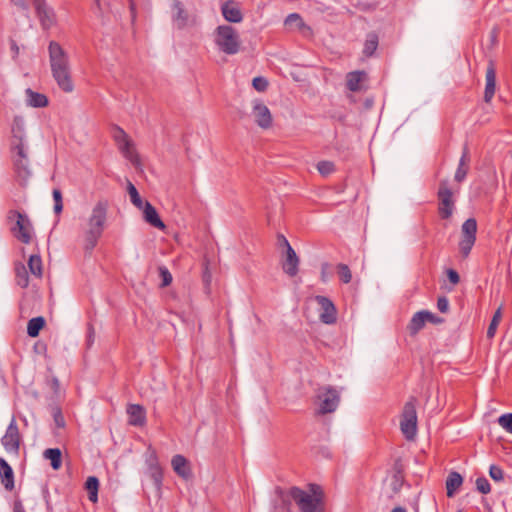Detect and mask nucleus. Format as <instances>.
Returning <instances> with one entry per match:
<instances>
[{
	"instance_id": "29",
	"label": "nucleus",
	"mask_w": 512,
	"mask_h": 512,
	"mask_svg": "<svg viewBox=\"0 0 512 512\" xmlns=\"http://www.w3.org/2000/svg\"><path fill=\"white\" fill-rule=\"evenodd\" d=\"M277 248L281 254V265L283 270L287 271L288 265V240L283 233L277 234Z\"/></svg>"
},
{
	"instance_id": "47",
	"label": "nucleus",
	"mask_w": 512,
	"mask_h": 512,
	"mask_svg": "<svg viewBox=\"0 0 512 512\" xmlns=\"http://www.w3.org/2000/svg\"><path fill=\"white\" fill-rule=\"evenodd\" d=\"M489 475L494 481H501L504 478L503 470L497 465H491L489 468Z\"/></svg>"
},
{
	"instance_id": "52",
	"label": "nucleus",
	"mask_w": 512,
	"mask_h": 512,
	"mask_svg": "<svg viewBox=\"0 0 512 512\" xmlns=\"http://www.w3.org/2000/svg\"><path fill=\"white\" fill-rule=\"evenodd\" d=\"M13 512H26L21 501L16 500L13 504Z\"/></svg>"
},
{
	"instance_id": "45",
	"label": "nucleus",
	"mask_w": 512,
	"mask_h": 512,
	"mask_svg": "<svg viewBox=\"0 0 512 512\" xmlns=\"http://www.w3.org/2000/svg\"><path fill=\"white\" fill-rule=\"evenodd\" d=\"M476 488L482 494H488L491 491V485L485 477H478L476 479Z\"/></svg>"
},
{
	"instance_id": "40",
	"label": "nucleus",
	"mask_w": 512,
	"mask_h": 512,
	"mask_svg": "<svg viewBox=\"0 0 512 512\" xmlns=\"http://www.w3.org/2000/svg\"><path fill=\"white\" fill-rule=\"evenodd\" d=\"M317 170L322 176L326 177L335 171V164L332 161H320L317 164Z\"/></svg>"
},
{
	"instance_id": "57",
	"label": "nucleus",
	"mask_w": 512,
	"mask_h": 512,
	"mask_svg": "<svg viewBox=\"0 0 512 512\" xmlns=\"http://www.w3.org/2000/svg\"><path fill=\"white\" fill-rule=\"evenodd\" d=\"M394 479H395V485H396V484H398L399 479H400L399 475H398V474H395V475H394ZM396 489H397V488H396V486H395V487H394V490H396Z\"/></svg>"
},
{
	"instance_id": "14",
	"label": "nucleus",
	"mask_w": 512,
	"mask_h": 512,
	"mask_svg": "<svg viewBox=\"0 0 512 512\" xmlns=\"http://www.w3.org/2000/svg\"><path fill=\"white\" fill-rule=\"evenodd\" d=\"M17 218L15 227L12 228L14 236L21 242L28 244L31 241L32 224L27 215L18 211L11 212Z\"/></svg>"
},
{
	"instance_id": "30",
	"label": "nucleus",
	"mask_w": 512,
	"mask_h": 512,
	"mask_svg": "<svg viewBox=\"0 0 512 512\" xmlns=\"http://www.w3.org/2000/svg\"><path fill=\"white\" fill-rule=\"evenodd\" d=\"M85 487L88 491V498L91 502L96 503L98 500V488H99V480L95 476H90L87 478Z\"/></svg>"
},
{
	"instance_id": "16",
	"label": "nucleus",
	"mask_w": 512,
	"mask_h": 512,
	"mask_svg": "<svg viewBox=\"0 0 512 512\" xmlns=\"http://www.w3.org/2000/svg\"><path fill=\"white\" fill-rule=\"evenodd\" d=\"M315 301L319 306V319L324 324H334L337 320V310L334 303L326 296L317 295Z\"/></svg>"
},
{
	"instance_id": "13",
	"label": "nucleus",
	"mask_w": 512,
	"mask_h": 512,
	"mask_svg": "<svg viewBox=\"0 0 512 512\" xmlns=\"http://www.w3.org/2000/svg\"><path fill=\"white\" fill-rule=\"evenodd\" d=\"M251 116L257 126L262 129H269L272 126V114L260 99H254L251 102Z\"/></svg>"
},
{
	"instance_id": "17",
	"label": "nucleus",
	"mask_w": 512,
	"mask_h": 512,
	"mask_svg": "<svg viewBox=\"0 0 512 512\" xmlns=\"http://www.w3.org/2000/svg\"><path fill=\"white\" fill-rule=\"evenodd\" d=\"M486 84L484 90V101L490 103L496 90V70L493 61H489L486 70Z\"/></svg>"
},
{
	"instance_id": "33",
	"label": "nucleus",
	"mask_w": 512,
	"mask_h": 512,
	"mask_svg": "<svg viewBox=\"0 0 512 512\" xmlns=\"http://www.w3.org/2000/svg\"><path fill=\"white\" fill-rule=\"evenodd\" d=\"M378 47V36L375 33H369L364 43L363 53L370 57L374 54Z\"/></svg>"
},
{
	"instance_id": "25",
	"label": "nucleus",
	"mask_w": 512,
	"mask_h": 512,
	"mask_svg": "<svg viewBox=\"0 0 512 512\" xmlns=\"http://www.w3.org/2000/svg\"><path fill=\"white\" fill-rule=\"evenodd\" d=\"M129 423L133 426H141L145 423V410L137 404H130L127 408Z\"/></svg>"
},
{
	"instance_id": "20",
	"label": "nucleus",
	"mask_w": 512,
	"mask_h": 512,
	"mask_svg": "<svg viewBox=\"0 0 512 512\" xmlns=\"http://www.w3.org/2000/svg\"><path fill=\"white\" fill-rule=\"evenodd\" d=\"M222 15L228 22L239 23L242 21V13L239 5L234 1H226L221 6Z\"/></svg>"
},
{
	"instance_id": "18",
	"label": "nucleus",
	"mask_w": 512,
	"mask_h": 512,
	"mask_svg": "<svg viewBox=\"0 0 512 512\" xmlns=\"http://www.w3.org/2000/svg\"><path fill=\"white\" fill-rule=\"evenodd\" d=\"M141 210L143 212V218L148 224L162 231L166 229V225L161 220L157 210L151 205V203L146 201Z\"/></svg>"
},
{
	"instance_id": "8",
	"label": "nucleus",
	"mask_w": 512,
	"mask_h": 512,
	"mask_svg": "<svg viewBox=\"0 0 512 512\" xmlns=\"http://www.w3.org/2000/svg\"><path fill=\"white\" fill-rule=\"evenodd\" d=\"M171 21L177 30H185L197 25L198 18L189 12L180 0H170Z\"/></svg>"
},
{
	"instance_id": "28",
	"label": "nucleus",
	"mask_w": 512,
	"mask_h": 512,
	"mask_svg": "<svg viewBox=\"0 0 512 512\" xmlns=\"http://www.w3.org/2000/svg\"><path fill=\"white\" fill-rule=\"evenodd\" d=\"M463 478L458 472H450L446 479V491L448 497H453L456 490L462 485Z\"/></svg>"
},
{
	"instance_id": "34",
	"label": "nucleus",
	"mask_w": 512,
	"mask_h": 512,
	"mask_svg": "<svg viewBox=\"0 0 512 512\" xmlns=\"http://www.w3.org/2000/svg\"><path fill=\"white\" fill-rule=\"evenodd\" d=\"M15 275H16V282L20 287L25 288L28 286L29 277H28V273H27V270H26V267L24 264L18 263L15 265Z\"/></svg>"
},
{
	"instance_id": "19",
	"label": "nucleus",
	"mask_w": 512,
	"mask_h": 512,
	"mask_svg": "<svg viewBox=\"0 0 512 512\" xmlns=\"http://www.w3.org/2000/svg\"><path fill=\"white\" fill-rule=\"evenodd\" d=\"M295 31L305 38H311L313 29L305 23L298 13H290V32Z\"/></svg>"
},
{
	"instance_id": "51",
	"label": "nucleus",
	"mask_w": 512,
	"mask_h": 512,
	"mask_svg": "<svg viewBox=\"0 0 512 512\" xmlns=\"http://www.w3.org/2000/svg\"><path fill=\"white\" fill-rule=\"evenodd\" d=\"M11 2L22 10H28V5L25 0H11Z\"/></svg>"
},
{
	"instance_id": "9",
	"label": "nucleus",
	"mask_w": 512,
	"mask_h": 512,
	"mask_svg": "<svg viewBox=\"0 0 512 512\" xmlns=\"http://www.w3.org/2000/svg\"><path fill=\"white\" fill-rule=\"evenodd\" d=\"M400 429L407 440H413L417 433L416 398L411 397L404 405Z\"/></svg>"
},
{
	"instance_id": "44",
	"label": "nucleus",
	"mask_w": 512,
	"mask_h": 512,
	"mask_svg": "<svg viewBox=\"0 0 512 512\" xmlns=\"http://www.w3.org/2000/svg\"><path fill=\"white\" fill-rule=\"evenodd\" d=\"M159 275L162 279L161 287L169 286L172 283L173 277L169 270L165 266H160L158 268Z\"/></svg>"
},
{
	"instance_id": "26",
	"label": "nucleus",
	"mask_w": 512,
	"mask_h": 512,
	"mask_svg": "<svg viewBox=\"0 0 512 512\" xmlns=\"http://www.w3.org/2000/svg\"><path fill=\"white\" fill-rule=\"evenodd\" d=\"M26 94V102L28 106L34 108H43L46 107L49 103L46 95L42 93H38L28 88L25 91Z\"/></svg>"
},
{
	"instance_id": "55",
	"label": "nucleus",
	"mask_w": 512,
	"mask_h": 512,
	"mask_svg": "<svg viewBox=\"0 0 512 512\" xmlns=\"http://www.w3.org/2000/svg\"><path fill=\"white\" fill-rule=\"evenodd\" d=\"M327 267H328L327 263L322 265V279H323V281H325V276H326L325 270L327 269Z\"/></svg>"
},
{
	"instance_id": "58",
	"label": "nucleus",
	"mask_w": 512,
	"mask_h": 512,
	"mask_svg": "<svg viewBox=\"0 0 512 512\" xmlns=\"http://www.w3.org/2000/svg\"><path fill=\"white\" fill-rule=\"evenodd\" d=\"M281 509H282V511H286L287 510L285 505H283V507Z\"/></svg>"
},
{
	"instance_id": "10",
	"label": "nucleus",
	"mask_w": 512,
	"mask_h": 512,
	"mask_svg": "<svg viewBox=\"0 0 512 512\" xmlns=\"http://www.w3.org/2000/svg\"><path fill=\"white\" fill-rule=\"evenodd\" d=\"M477 221L474 218L467 219L461 226V239L459 251L463 258H467L476 242Z\"/></svg>"
},
{
	"instance_id": "41",
	"label": "nucleus",
	"mask_w": 512,
	"mask_h": 512,
	"mask_svg": "<svg viewBox=\"0 0 512 512\" xmlns=\"http://www.w3.org/2000/svg\"><path fill=\"white\" fill-rule=\"evenodd\" d=\"M252 86L258 92H265L269 86V82L265 77L257 76L253 78Z\"/></svg>"
},
{
	"instance_id": "31",
	"label": "nucleus",
	"mask_w": 512,
	"mask_h": 512,
	"mask_svg": "<svg viewBox=\"0 0 512 512\" xmlns=\"http://www.w3.org/2000/svg\"><path fill=\"white\" fill-rule=\"evenodd\" d=\"M44 457L51 462V466L54 470H58L61 467V451L58 448H49L44 451Z\"/></svg>"
},
{
	"instance_id": "4",
	"label": "nucleus",
	"mask_w": 512,
	"mask_h": 512,
	"mask_svg": "<svg viewBox=\"0 0 512 512\" xmlns=\"http://www.w3.org/2000/svg\"><path fill=\"white\" fill-rule=\"evenodd\" d=\"M290 498L294 500L301 512H324L326 508L324 491L315 483L308 485V491L290 487Z\"/></svg>"
},
{
	"instance_id": "32",
	"label": "nucleus",
	"mask_w": 512,
	"mask_h": 512,
	"mask_svg": "<svg viewBox=\"0 0 512 512\" xmlns=\"http://www.w3.org/2000/svg\"><path fill=\"white\" fill-rule=\"evenodd\" d=\"M45 320L43 317H35L29 320L27 325V334L30 337H37L40 330L44 327Z\"/></svg>"
},
{
	"instance_id": "23",
	"label": "nucleus",
	"mask_w": 512,
	"mask_h": 512,
	"mask_svg": "<svg viewBox=\"0 0 512 512\" xmlns=\"http://www.w3.org/2000/svg\"><path fill=\"white\" fill-rule=\"evenodd\" d=\"M367 78L364 71L349 72L346 76L347 88L352 92H358L362 89V82Z\"/></svg>"
},
{
	"instance_id": "35",
	"label": "nucleus",
	"mask_w": 512,
	"mask_h": 512,
	"mask_svg": "<svg viewBox=\"0 0 512 512\" xmlns=\"http://www.w3.org/2000/svg\"><path fill=\"white\" fill-rule=\"evenodd\" d=\"M28 266L32 275L38 278L42 277V260L39 255H31L28 261Z\"/></svg>"
},
{
	"instance_id": "43",
	"label": "nucleus",
	"mask_w": 512,
	"mask_h": 512,
	"mask_svg": "<svg viewBox=\"0 0 512 512\" xmlns=\"http://www.w3.org/2000/svg\"><path fill=\"white\" fill-rule=\"evenodd\" d=\"M498 424L507 432L512 433V413H506L498 418Z\"/></svg>"
},
{
	"instance_id": "3",
	"label": "nucleus",
	"mask_w": 512,
	"mask_h": 512,
	"mask_svg": "<svg viewBox=\"0 0 512 512\" xmlns=\"http://www.w3.org/2000/svg\"><path fill=\"white\" fill-rule=\"evenodd\" d=\"M48 54L52 76L58 87L66 93L72 92L74 85L68 53L58 42L50 41Z\"/></svg>"
},
{
	"instance_id": "50",
	"label": "nucleus",
	"mask_w": 512,
	"mask_h": 512,
	"mask_svg": "<svg viewBox=\"0 0 512 512\" xmlns=\"http://www.w3.org/2000/svg\"><path fill=\"white\" fill-rule=\"evenodd\" d=\"M426 314L429 315V316H425L426 321L431 322V323H441L442 322V319L437 317L433 313L426 311Z\"/></svg>"
},
{
	"instance_id": "36",
	"label": "nucleus",
	"mask_w": 512,
	"mask_h": 512,
	"mask_svg": "<svg viewBox=\"0 0 512 512\" xmlns=\"http://www.w3.org/2000/svg\"><path fill=\"white\" fill-rule=\"evenodd\" d=\"M127 191L133 205L138 209H142V207L145 205V202L141 199L136 187L131 182H128Z\"/></svg>"
},
{
	"instance_id": "59",
	"label": "nucleus",
	"mask_w": 512,
	"mask_h": 512,
	"mask_svg": "<svg viewBox=\"0 0 512 512\" xmlns=\"http://www.w3.org/2000/svg\"><path fill=\"white\" fill-rule=\"evenodd\" d=\"M287 23H288V18H286V19L284 20V24H287Z\"/></svg>"
},
{
	"instance_id": "21",
	"label": "nucleus",
	"mask_w": 512,
	"mask_h": 512,
	"mask_svg": "<svg viewBox=\"0 0 512 512\" xmlns=\"http://www.w3.org/2000/svg\"><path fill=\"white\" fill-rule=\"evenodd\" d=\"M469 163H470V155L468 146L465 145L463 147L462 155L460 157L458 167L456 169L454 180L458 183H461L465 180L468 171H469Z\"/></svg>"
},
{
	"instance_id": "27",
	"label": "nucleus",
	"mask_w": 512,
	"mask_h": 512,
	"mask_svg": "<svg viewBox=\"0 0 512 512\" xmlns=\"http://www.w3.org/2000/svg\"><path fill=\"white\" fill-rule=\"evenodd\" d=\"M425 316H428L426 310L419 311L413 315L407 327L411 335H416L424 327L427 322Z\"/></svg>"
},
{
	"instance_id": "2",
	"label": "nucleus",
	"mask_w": 512,
	"mask_h": 512,
	"mask_svg": "<svg viewBox=\"0 0 512 512\" xmlns=\"http://www.w3.org/2000/svg\"><path fill=\"white\" fill-rule=\"evenodd\" d=\"M108 202L100 200L94 204L81 225L84 249L92 251L103 235L108 220Z\"/></svg>"
},
{
	"instance_id": "11",
	"label": "nucleus",
	"mask_w": 512,
	"mask_h": 512,
	"mask_svg": "<svg viewBox=\"0 0 512 512\" xmlns=\"http://www.w3.org/2000/svg\"><path fill=\"white\" fill-rule=\"evenodd\" d=\"M20 442V432L16 419L13 417L6 429L4 436L1 439V443L8 454L18 456Z\"/></svg>"
},
{
	"instance_id": "39",
	"label": "nucleus",
	"mask_w": 512,
	"mask_h": 512,
	"mask_svg": "<svg viewBox=\"0 0 512 512\" xmlns=\"http://www.w3.org/2000/svg\"><path fill=\"white\" fill-rule=\"evenodd\" d=\"M337 273H338V276H339L340 280L343 283L348 284V283L351 282V280H352V273H351V270L348 267V265L343 264V263L338 264L337 265Z\"/></svg>"
},
{
	"instance_id": "15",
	"label": "nucleus",
	"mask_w": 512,
	"mask_h": 512,
	"mask_svg": "<svg viewBox=\"0 0 512 512\" xmlns=\"http://www.w3.org/2000/svg\"><path fill=\"white\" fill-rule=\"evenodd\" d=\"M42 29L48 30L56 24V15L45 0H31Z\"/></svg>"
},
{
	"instance_id": "5",
	"label": "nucleus",
	"mask_w": 512,
	"mask_h": 512,
	"mask_svg": "<svg viewBox=\"0 0 512 512\" xmlns=\"http://www.w3.org/2000/svg\"><path fill=\"white\" fill-rule=\"evenodd\" d=\"M214 41L220 51L235 55L241 49V40L236 29L229 25L218 26L215 30Z\"/></svg>"
},
{
	"instance_id": "46",
	"label": "nucleus",
	"mask_w": 512,
	"mask_h": 512,
	"mask_svg": "<svg viewBox=\"0 0 512 512\" xmlns=\"http://www.w3.org/2000/svg\"><path fill=\"white\" fill-rule=\"evenodd\" d=\"M299 258L294 249L290 246V277H293L298 272Z\"/></svg>"
},
{
	"instance_id": "22",
	"label": "nucleus",
	"mask_w": 512,
	"mask_h": 512,
	"mask_svg": "<svg viewBox=\"0 0 512 512\" xmlns=\"http://www.w3.org/2000/svg\"><path fill=\"white\" fill-rule=\"evenodd\" d=\"M0 477L1 482L6 490L14 489V473L11 466L0 457Z\"/></svg>"
},
{
	"instance_id": "56",
	"label": "nucleus",
	"mask_w": 512,
	"mask_h": 512,
	"mask_svg": "<svg viewBox=\"0 0 512 512\" xmlns=\"http://www.w3.org/2000/svg\"><path fill=\"white\" fill-rule=\"evenodd\" d=\"M391 512H406V510L402 507H396Z\"/></svg>"
},
{
	"instance_id": "1",
	"label": "nucleus",
	"mask_w": 512,
	"mask_h": 512,
	"mask_svg": "<svg viewBox=\"0 0 512 512\" xmlns=\"http://www.w3.org/2000/svg\"><path fill=\"white\" fill-rule=\"evenodd\" d=\"M12 153L14 170L18 182L26 186L32 176V168L28 159V138L26 135L25 121L22 117L16 116L12 123Z\"/></svg>"
},
{
	"instance_id": "37",
	"label": "nucleus",
	"mask_w": 512,
	"mask_h": 512,
	"mask_svg": "<svg viewBox=\"0 0 512 512\" xmlns=\"http://www.w3.org/2000/svg\"><path fill=\"white\" fill-rule=\"evenodd\" d=\"M149 476L157 490H160L162 484V470L158 465H151L149 468Z\"/></svg>"
},
{
	"instance_id": "54",
	"label": "nucleus",
	"mask_w": 512,
	"mask_h": 512,
	"mask_svg": "<svg viewBox=\"0 0 512 512\" xmlns=\"http://www.w3.org/2000/svg\"><path fill=\"white\" fill-rule=\"evenodd\" d=\"M11 49L14 52L15 56H17L19 53V47L16 45V43H14V42L12 43Z\"/></svg>"
},
{
	"instance_id": "24",
	"label": "nucleus",
	"mask_w": 512,
	"mask_h": 512,
	"mask_svg": "<svg viewBox=\"0 0 512 512\" xmlns=\"http://www.w3.org/2000/svg\"><path fill=\"white\" fill-rule=\"evenodd\" d=\"M173 470L182 478L188 479L191 476V470L186 458L182 455H175L171 460Z\"/></svg>"
},
{
	"instance_id": "7",
	"label": "nucleus",
	"mask_w": 512,
	"mask_h": 512,
	"mask_svg": "<svg viewBox=\"0 0 512 512\" xmlns=\"http://www.w3.org/2000/svg\"><path fill=\"white\" fill-rule=\"evenodd\" d=\"M111 135L121 154L134 166L140 165V157L136 151L135 143L131 137L119 126H114Z\"/></svg>"
},
{
	"instance_id": "49",
	"label": "nucleus",
	"mask_w": 512,
	"mask_h": 512,
	"mask_svg": "<svg viewBox=\"0 0 512 512\" xmlns=\"http://www.w3.org/2000/svg\"><path fill=\"white\" fill-rule=\"evenodd\" d=\"M447 277L453 285H457L460 282V276L454 269L447 270Z\"/></svg>"
},
{
	"instance_id": "42",
	"label": "nucleus",
	"mask_w": 512,
	"mask_h": 512,
	"mask_svg": "<svg viewBox=\"0 0 512 512\" xmlns=\"http://www.w3.org/2000/svg\"><path fill=\"white\" fill-rule=\"evenodd\" d=\"M52 196L54 200V212L56 214H60L63 210L62 193L59 189H54L52 191Z\"/></svg>"
},
{
	"instance_id": "6",
	"label": "nucleus",
	"mask_w": 512,
	"mask_h": 512,
	"mask_svg": "<svg viewBox=\"0 0 512 512\" xmlns=\"http://www.w3.org/2000/svg\"><path fill=\"white\" fill-rule=\"evenodd\" d=\"M316 414L326 415L336 411L341 397L340 392L330 385L321 386L316 391Z\"/></svg>"
},
{
	"instance_id": "12",
	"label": "nucleus",
	"mask_w": 512,
	"mask_h": 512,
	"mask_svg": "<svg viewBox=\"0 0 512 512\" xmlns=\"http://www.w3.org/2000/svg\"><path fill=\"white\" fill-rule=\"evenodd\" d=\"M438 200H439V215L442 219H448L453 214L454 209V201H453V193L451 189L448 187L447 180H442L440 182V186L437 192Z\"/></svg>"
},
{
	"instance_id": "53",
	"label": "nucleus",
	"mask_w": 512,
	"mask_h": 512,
	"mask_svg": "<svg viewBox=\"0 0 512 512\" xmlns=\"http://www.w3.org/2000/svg\"><path fill=\"white\" fill-rule=\"evenodd\" d=\"M55 421H56V423H57V425H58V426H61V427H62V426L64 425V420H63V418L61 417V415L56 416V417H55Z\"/></svg>"
},
{
	"instance_id": "38",
	"label": "nucleus",
	"mask_w": 512,
	"mask_h": 512,
	"mask_svg": "<svg viewBox=\"0 0 512 512\" xmlns=\"http://www.w3.org/2000/svg\"><path fill=\"white\" fill-rule=\"evenodd\" d=\"M500 319H501V308H498L493 317H492V320L488 326V329H487V337L488 338H493L495 336V333H496V330H497V327L499 325V322H500Z\"/></svg>"
},
{
	"instance_id": "48",
	"label": "nucleus",
	"mask_w": 512,
	"mask_h": 512,
	"mask_svg": "<svg viewBox=\"0 0 512 512\" xmlns=\"http://www.w3.org/2000/svg\"><path fill=\"white\" fill-rule=\"evenodd\" d=\"M437 308L441 313H447L449 310V301L447 297L442 296L437 299Z\"/></svg>"
}]
</instances>
